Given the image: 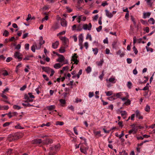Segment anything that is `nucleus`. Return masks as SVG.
<instances>
[{
    "label": "nucleus",
    "instance_id": "nucleus-44",
    "mask_svg": "<svg viewBox=\"0 0 155 155\" xmlns=\"http://www.w3.org/2000/svg\"><path fill=\"white\" fill-rule=\"evenodd\" d=\"M12 123V122H7L5 123L3 125V127H5L8 126L11 123Z\"/></svg>",
    "mask_w": 155,
    "mask_h": 155
},
{
    "label": "nucleus",
    "instance_id": "nucleus-14",
    "mask_svg": "<svg viewBox=\"0 0 155 155\" xmlns=\"http://www.w3.org/2000/svg\"><path fill=\"white\" fill-rule=\"evenodd\" d=\"M136 115L137 117L139 119H142L143 117L142 116L140 115V114L139 110H137L136 111Z\"/></svg>",
    "mask_w": 155,
    "mask_h": 155
},
{
    "label": "nucleus",
    "instance_id": "nucleus-24",
    "mask_svg": "<svg viewBox=\"0 0 155 155\" xmlns=\"http://www.w3.org/2000/svg\"><path fill=\"white\" fill-rule=\"evenodd\" d=\"M62 65H61L60 63H56L54 66V67L56 69H59L60 68Z\"/></svg>",
    "mask_w": 155,
    "mask_h": 155
},
{
    "label": "nucleus",
    "instance_id": "nucleus-30",
    "mask_svg": "<svg viewBox=\"0 0 155 155\" xmlns=\"http://www.w3.org/2000/svg\"><path fill=\"white\" fill-rule=\"evenodd\" d=\"M106 95L107 96H110L113 94V92L111 91L105 92Z\"/></svg>",
    "mask_w": 155,
    "mask_h": 155
},
{
    "label": "nucleus",
    "instance_id": "nucleus-62",
    "mask_svg": "<svg viewBox=\"0 0 155 155\" xmlns=\"http://www.w3.org/2000/svg\"><path fill=\"white\" fill-rule=\"evenodd\" d=\"M5 58H6L2 55H0V61H4L5 59Z\"/></svg>",
    "mask_w": 155,
    "mask_h": 155
},
{
    "label": "nucleus",
    "instance_id": "nucleus-39",
    "mask_svg": "<svg viewBox=\"0 0 155 155\" xmlns=\"http://www.w3.org/2000/svg\"><path fill=\"white\" fill-rule=\"evenodd\" d=\"M80 151L81 152L84 153V154H86L87 153V152L86 151V149H84L82 148L81 147H80Z\"/></svg>",
    "mask_w": 155,
    "mask_h": 155
},
{
    "label": "nucleus",
    "instance_id": "nucleus-61",
    "mask_svg": "<svg viewBox=\"0 0 155 155\" xmlns=\"http://www.w3.org/2000/svg\"><path fill=\"white\" fill-rule=\"evenodd\" d=\"M48 15H46L44 18H42V21L43 22L44 20H47L48 19Z\"/></svg>",
    "mask_w": 155,
    "mask_h": 155
},
{
    "label": "nucleus",
    "instance_id": "nucleus-19",
    "mask_svg": "<svg viewBox=\"0 0 155 155\" xmlns=\"http://www.w3.org/2000/svg\"><path fill=\"white\" fill-rule=\"evenodd\" d=\"M55 107L54 105L48 106L46 107L47 109L49 110H51L54 109Z\"/></svg>",
    "mask_w": 155,
    "mask_h": 155
},
{
    "label": "nucleus",
    "instance_id": "nucleus-33",
    "mask_svg": "<svg viewBox=\"0 0 155 155\" xmlns=\"http://www.w3.org/2000/svg\"><path fill=\"white\" fill-rule=\"evenodd\" d=\"M86 71L87 73H89L91 71V69L90 67H87V68L86 69Z\"/></svg>",
    "mask_w": 155,
    "mask_h": 155
},
{
    "label": "nucleus",
    "instance_id": "nucleus-27",
    "mask_svg": "<svg viewBox=\"0 0 155 155\" xmlns=\"http://www.w3.org/2000/svg\"><path fill=\"white\" fill-rule=\"evenodd\" d=\"M121 92L118 93L116 94H114V97H115V98H116V99L117 98H120V96H121Z\"/></svg>",
    "mask_w": 155,
    "mask_h": 155
},
{
    "label": "nucleus",
    "instance_id": "nucleus-3",
    "mask_svg": "<svg viewBox=\"0 0 155 155\" xmlns=\"http://www.w3.org/2000/svg\"><path fill=\"white\" fill-rule=\"evenodd\" d=\"M60 39L62 41L63 45L65 46H67V43L68 42V39L66 37L61 36Z\"/></svg>",
    "mask_w": 155,
    "mask_h": 155
},
{
    "label": "nucleus",
    "instance_id": "nucleus-42",
    "mask_svg": "<svg viewBox=\"0 0 155 155\" xmlns=\"http://www.w3.org/2000/svg\"><path fill=\"white\" fill-rule=\"evenodd\" d=\"M15 128L18 129H23L24 128L21 127L20 124H18L15 126Z\"/></svg>",
    "mask_w": 155,
    "mask_h": 155
},
{
    "label": "nucleus",
    "instance_id": "nucleus-58",
    "mask_svg": "<svg viewBox=\"0 0 155 155\" xmlns=\"http://www.w3.org/2000/svg\"><path fill=\"white\" fill-rule=\"evenodd\" d=\"M104 75V71H103L101 75H100L99 76V78L101 80H102Z\"/></svg>",
    "mask_w": 155,
    "mask_h": 155
},
{
    "label": "nucleus",
    "instance_id": "nucleus-8",
    "mask_svg": "<svg viewBox=\"0 0 155 155\" xmlns=\"http://www.w3.org/2000/svg\"><path fill=\"white\" fill-rule=\"evenodd\" d=\"M41 68L42 70L47 73H49L50 72L51 69L48 67L42 66Z\"/></svg>",
    "mask_w": 155,
    "mask_h": 155
},
{
    "label": "nucleus",
    "instance_id": "nucleus-63",
    "mask_svg": "<svg viewBox=\"0 0 155 155\" xmlns=\"http://www.w3.org/2000/svg\"><path fill=\"white\" fill-rule=\"evenodd\" d=\"M127 63L129 64L131 63L132 61V59L130 58H127Z\"/></svg>",
    "mask_w": 155,
    "mask_h": 155
},
{
    "label": "nucleus",
    "instance_id": "nucleus-53",
    "mask_svg": "<svg viewBox=\"0 0 155 155\" xmlns=\"http://www.w3.org/2000/svg\"><path fill=\"white\" fill-rule=\"evenodd\" d=\"M69 94L67 92H64L63 94V98L64 99H65L67 97V95Z\"/></svg>",
    "mask_w": 155,
    "mask_h": 155
},
{
    "label": "nucleus",
    "instance_id": "nucleus-57",
    "mask_svg": "<svg viewBox=\"0 0 155 155\" xmlns=\"http://www.w3.org/2000/svg\"><path fill=\"white\" fill-rule=\"evenodd\" d=\"M12 117L16 116L18 115V113L16 112H14L12 113Z\"/></svg>",
    "mask_w": 155,
    "mask_h": 155
},
{
    "label": "nucleus",
    "instance_id": "nucleus-60",
    "mask_svg": "<svg viewBox=\"0 0 155 155\" xmlns=\"http://www.w3.org/2000/svg\"><path fill=\"white\" fill-rule=\"evenodd\" d=\"M21 47V44H18L15 47V49L19 50L20 49Z\"/></svg>",
    "mask_w": 155,
    "mask_h": 155
},
{
    "label": "nucleus",
    "instance_id": "nucleus-26",
    "mask_svg": "<svg viewBox=\"0 0 155 155\" xmlns=\"http://www.w3.org/2000/svg\"><path fill=\"white\" fill-rule=\"evenodd\" d=\"M140 21L142 24L145 25L147 26L148 25L147 21L146 20H144L143 19H141L140 20Z\"/></svg>",
    "mask_w": 155,
    "mask_h": 155
},
{
    "label": "nucleus",
    "instance_id": "nucleus-59",
    "mask_svg": "<svg viewBox=\"0 0 155 155\" xmlns=\"http://www.w3.org/2000/svg\"><path fill=\"white\" fill-rule=\"evenodd\" d=\"M98 18V15H95V16L93 18V20L94 21L97 20Z\"/></svg>",
    "mask_w": 155,
    "mask_h": 155
},
{
    "label": "nucleus",
    "instance_id": "nucleus-56",
    "mask_svg": "<svg viewBox=\"0 0 155 155\" xmlns=\"http://www.w3.org/2000/svg\"><path fill=\"white\" fill-rule=\"evenodd\" d=\"M117 44V42L116 41H114L113 42L112 45L113 48H115L116 45Z\"/></svg>",
    "mask_w": 155,
    "mask_h": 155
},
{
    "label": "nucleus",
    "instance_id": "nucleus-37",
    "mask_svg": "<svg viewBox=\"0 0 155 155\" xmlns=\"http://www.w3.org/2000/svg\"><path fill=\"white\" fill-rule=\"evenodd\" d=\"M132 85V84L131 82H130V81L128 82L127 86V87L129 89H130L131 88Z\"/></svg>",
    "mask_w": 155,
    "mask_h": 155
},
{
    "label": "nucleus",
    "instance_id": "nucleus-18",
    "mask_svg": "<svg viewBox=\"0 0 155 155\" xmlns=\"http://www.w3.org/2000/svg\"><path fill=\"white\" fill-rule=\"evenodd\" d=\"M137 130L132 129L128 131V133L129 134H130L132 133L133 134H135L137 133Z\"/></svg>",
    "mask_w": 155,
    "mask_h": 155
},
{
    "label": "nucleus",
    "instance_id": "nucleus-49",
    "mask_svg": "<svg viewBox=\"0 0 155 155\" xmlns=\"http://www.w3.org/2000/svg\"><path fill=\"white\" fill-rule=\"evenodd\" d=\"M131 101L129 99H127V101L125 102L124 104L126 105H129L130 104Z\"/></svg>",
    "mask_w": 155,
    "mask_h": 155
},
{
    "label": "nucleus",
    "instance_id": "nucleus-13",
    "mask_svg": "<svg viewBox=\"0 0 155 155\" xmlns=\"http://www.w3.org/2000/svg\"><path fill=\"white\" fill-rule=\"evenodd\" d=\"M59 45V43L58 41H56L54 43H53L52 44V47L54 49H56L58 47Z\"/></svg>",
    "mask_w": 155,
    "mask_h": 155
},
{
    "label": "nucleus",
    "instance_id": "nucleus-36",
    "mask_svg": "<svg viewBox=\"0 0 155 155\" xmlns=\"http://www.w3.org/2000/svg\"><path fill=\"white\" fill-rule=\"evenodd\" d=\"M27 95L28 96V97L29 98H35V96L32 95V93H28Z\"/></svg>",
    "mask_w": 155,
    "mask_h": 155
},
{
    "label": "nucleus",
    "instance_id": "nucleus-23",
    "mask_svg": "<svg viewBox=\"0 0 155 155\" xmlns=\"http://www.w3.org/2000/svg\"><path fill=\"white\" fill-rule=\"evenodd\" d=\"M55 148V150L57 151V152L58 151L60 148V145L59 144H58L56 145H53Z\"/></svg>",
    "mask_w": 155,
    "mask_h": 155
},
{
    "label": "nucleus",
    "instance_id": "nucleus-10",
    "mask_svg": "<svg viewBox=\"0 0 155 155\" xmlns=\"http://www.w3.org/2000/svg\"><path fill=\"white\" fill-rule=\"evenodd\" d=\"M79 45H81L83 41V37L82 34H81L78 37Z\"/></svg>",
    "mask_w": 155,
    "mask_h": 155
},
{
    "label": "nucleus",
    "instance_id": "nucleus-35",
    "mask_svg": "<svg viewBox=\"0 0 155 155\" xmlns=\"http://www.w3.org/2000/svg\"><path fill=\"white\" fill-rule=\"evenodd\" d=\"M64 124V123L62 121H57L56 122V125H59L60 126H62Z\"/></svg>",
    "mask_w": 155,
    "mask_h": 155
},
{
    "label": "nucleus",
    "instance_id": "nucleus-29",
    "mask_svg": "<svg viewBox=\"0 0 155 155\" xmlns=\"http://www.w3.org/2000/svg\"><path fill=\"white\" fill-rule=\"evenodd\" d=\"M2 110H7L9 108V107L8 105L1 106Z\"/></svg>",
    "mask_w": 155,
    "mask_h": 155
},
{
    "label": "nucleus",
    "instance_id": "nucleus-52",
    "mask_svg": "<svg viewBox=\"0 0 155 155\" xmlns=\"http://www.w3.org/2000/svg\"><path fill=\"white\" fill-rule=\"evenodd\" d=\"M29 44H26L25 45V49L26 50H28L29 49Z\"/></svg>",
    "mask_w": 155,
    "mask_h": 155
},
{
    "label": "nucleus",
    "instance_id": "nucleus-5",
    "mask_svg": "<svg viewBox=\"0 0 155 155\" xmlns=\"http://www.w3.org/2000/svg\"><path fill=\"white\" fill-rule=\"evenodd\" d=\"M92 27V25L91 23H89L88 25L87 24H85L83 25V28L85 30H87L88 29L89 30H91Z\"/></svg>",
    "mask_w": 155,
    "mask_h": 155
},
{
    "label": "nucleus",
    "instance_id": "nucleus-46",
    "mask_svg": "<svg viewBox=\"0 0 155 155\" xmlns=\"http://www.w3.org/2000/svg\"><path fill=\"white\" fill-rule=\"evenodd\" d=\"M37 46V45H33L31 47V50L33 52H35V47L36 48V46Z\"/></svg>",
    "mask_w": 155,
    "mask_h": 155
},
{
    "label": "nucleus",
    "instance_id": "nucleus-32",
    "mask_svg": "<svg viewBox=\"0 0 155 155\" xmlns=\"http://www.w3.org/2000/svg\"><path fill=\"white\" fill-rule=\"evenodd\" d=\"M13 107L14 109L17 110H20L21 108V107L16 105H14Z\"/></svg>",
    "mask_w": 155,
    "mask_h": 155
},
{
    "label": "nucleus",
    "instance_id": "nucleus-21",
    "mask_svg": "<svg viewBox=\"0 0 155 155\" xmlns=\"http://www.w3.org/2000/svg\"><path fill=\"white\" fill-rule=\"evenodd\" d=\"M78 57V56H77V53H74V54L72 57V58L71 60V61H74L76 59H77V58Z\"/></svg>",
    "mask_w": 155,
    "mask_h": 155
},
{
    "label": "nucleus",
    "instance_id": "nucleus-64",
    "mask_svg": "<svg viewBox=\"0 0 155 155\" xmlns=\"http://www.w3.org/2000/svg\"><path fill=\"white\" fill-rule=\"evenodd\" d=\"M26 87L27 86L26 85H24L20 88V90L21 91H23L25 89Z\"/></svg>",
    "mask_w": 155,
    "mask_h": 155
},
{
    "label": "nucleus",
    "instance_id": "nucleus-50",
    "mask_svg": "<svg viewBox=\"0 0 155 155\" xmlns=\"http://www.w3.org/2000/svg\"><path fill=\"white\" fill-rule=\"evenodd\" d=\"M28 33H26L23 35L22 38L23 39H25L27 38L28 36Z\"/></svg>",
    "mask_w": 155,
    "mask_h": 155
},
{
    "label": "nucleus",
    "instance_id": "nucleus-25",
    "mask_svg": "<svg viewBox=\"0 0 155 155\" xmlns=\"http://www.w3.org/2000/svg\"><path fill=\"white\" fill-rule=\"evenodd\" d=\"M94 133L95 136L98 135L99 137H100L102 136V135L101 134H100V131H94Z\"/></svg>",
    "mask_w": 155,
    "mask_h": 155
},
{
    "label": "nucleus",
    "instance_id": "nucleus-9",
    "mask_svg": "<svg viewBox=\"0 0 155 155\" xmlns=\"http://www.w3.org/2000/svg\"><path fill=\"white\" fill-rule=\"evenodd\" d=\"M43 142L47 145H48L52 143L53 142V140L51 139L47 138L44 140Z\"/></svg>",
    "mask_w": 155,
    "mask_h": 155
},
{
    "label": "nucleus",
    "instance_id": "nucleus-20",
    "mask_svg": "<svg viewBox=\"0 0 155 155\" xmlns=\"http://www.w3.org/2000/svg\"><path fill=\"white\" fill-rule=\"evenodd\" d=\"M121 52L122 51L121 50H119L117 52V54L120 55V57H124L125 55L124 53L123 52L121 53Z\"/></svg>",
    "mask_w": 155,
    "mask_h": 155
},
{
    "label": "nucleus",
    "instance_id": "nucleus-1",
    "mask_svg": "<svg viewBox=\"0 0 155 155\" xmlns=\"http://www.w3.org/2000/svg\"><path fill=\"white\" fill-rule=\"evenodd\" d=\"M19 139V137L16 134H12L8 135L7 139L10 142L14 141Z\"/></svg>",
    "mask_w": 155,
    "mask_h": 155
},
{
    "label": "nucleus",
    "instance_id": "nucleus-48",
    "mask_svg": "<svg viewBox=\"0 0 155 155\" xmlns=\"http://www.w3.org/2000/svg\"><path fill=\"white\" fill-rule=\"evenodd\" d=\"M59 101L62 104H64L66 103V101L64 99H60L59 100Z\"/></svg>",
    "mask_w": 155,
    "mask_h": 155
},
{
    "label": "nucleus",
    "instance_id": "nucleus-55",
    "mask_svg": "<svg viewBox=\"0 0 155 155\" xmlns=\"http://www.w3.org/2000/svg\"><path fill=\"white\" fill-rule=\"evenodd\" d=\"M43 77L44 79L46 81H48L49 80V78L47 77V75L45 74H43Z\"/></svg>",
    "mask_w": 155,
    "mask_h": 155
},
{
    "label": "nucleus",
    "instance_id": "nucleus-45",
    "mask_svg": "<svg viewBox=\"0 0 155 155\" xmlns=\"http://www.w3.org/2000/svg\"><path fill=\"white\" fill-rule=\"evenodd\" d=\"M82 30V27L81 24H79L77 28L76 29L77 31H81Z\"/></svg>",
    "mask_w": 155,
    "mask_h": 155
},
{
    "label": "nucleus",
    "instance_id": "nucleus-2",
    "mask_svg": "<svg viewBox=\"0 0 155 155\" xmlns=\"http://www.w3.org/2000/svg\"><path fill=\"white\" fill-rule=\"evenodd\" d=\"M22 55L18 51H16L14 54V56L15 58L18 59V61H21L22 59Z\"/></svg>",
    "mask_w": 155,
    "mask_h": 155
},
{
    "label": "nucleus",
    "instance_id": "nucleus-47",
    "mask_svg": "<svg viewBox=\"0 0 155 155\" xmlns=\"http://www.w3.org/2000/svg\"><path fill=\"white\" fill-rule=\"evenodd\" d=\"M131 126L132 127V129H134L135 130H137L138 129V126H136V124H133L131 125Z\"/></svg>",
    "mask_w": 155,
    "mask_h": 155
},
{
    "label": "nucleus",
    "instance_id": "nucleus-41",
    "mask_svg": "<svg viewBox=\"0 0 155 155\" xmlns=\"http://www.w3.org/2000/svg\"><path fill=\"white\" fill-rule=\"evenodd\" d=\"M22 105L24 106L25 107H31L34 106L33 105L30 104L29 103L25 104L24 103H22Z\"/></svg>",
    "mask_w": 155,
    "mask_h": 155
},
{
    "label": "nucleus",
    "instance_id": "nucleus-40",
    "mask_svg": "<svg viewBox=\"0 0 155 155\" xmlns=\"http://www.w3.org/2000/svg\"><path fill=\"white\" fill-rule=\"evenodd\" d=\"M9 34V32L6 30H5L4 31L3 35L5 36V37H7Z\"/></svg>",
    "mask_w": 155,
    "mask_h": 155
},
{
    "label": "nucleus",
    "instance_id": "nucleus-6",
    "mask_svg": "<svg viewBox=\"0 0 155 155\" xmlns=\"http://www.w3.org/2000/svg\"><path fill=\"white\" fill-rule=\"evenodd\" d=\"M39 41V47L38 48L37 46H36V49H40L41 47V45L44 44L45 43V41L43 40V38L42 36H41L40 37Z\"/></svg>",
    "mask_w": 155,
    "mask_h": 155
},
{
    "label": "nucleus",
    "instance_id": "nucleus-15",
    "mask_svg": "<svg viewBox=\"0 0 155 155\" xmlns=\"http://www.w3.org/2000/svg\"><path fill=\"white\" fill-rule=\"evenodd\" d=\"M60 57L58 58V59H57V61L59 62H62L64 61L65 58L64 57V56L60 54L59 55Z\"/></svg>",
    "mask_w": 155,
    "mask_h": 155
},
{
    "label": "nucleus",
    "instance_id": "nucleus-16",
    "mask_svg": "<svg viewBox=\"0 0 155 155\" xmlns=\"http://www.w3.org/2000/svg\"><path fill=\"white\" fill-rule=\"evenodd\" d=\"M106 12V15L109 18H111L113 16V14L109 12L107 10H105Z\"/></svg>",
    "mask_w": 155,
    "mask_h": 155
},
{
    "label": "nucleus",
    "instance_id": "nucleus-38",
    "mask_svg": "<svg viewBox=\"0 0 155 155\" xmlns=\"http://www.w3.org/2000/svg\"><path fill=\"white\" fill-rule=\"evenodd\" d=\"M133 50L134 51V53L136 55L137 54L138 51L136 48L135 46H134L133 47Z\"/></svg>",
    "mask_w": 155,
    "mask_h": 155
},
{
    "label": "nucleus",
    "instance_id": "nucleus-12",
    "mask_svg": "<svg viewBox=\"0 0 155 155\" xmlns=\"http://www.w3.org/2000/svg\"><path fill=\"white\" fill-rule=\"evenodd\" d=\"M42 142V140L41 139H36L32 141V143L34 144H40Z\"/></svg>",
    "mask_w": 155,
    "mask_h": 155
},
{
    "label": "nucleus",
    "instance_id": "nucleus-51",
    "mask_svg": "<svg viewBox=\"0 0 155 155\" xmlns=\"http://www.w3.org/2000/svg\"><path fill=\"white\" fill-rule=\"evenodd\" d=\"M150 44H151V43L150 42H149L147 44V46H146V48L147 51H149V48H148V47L150 45Z\"/></svg>",
    "mask_w": 155,
    "mask_h": 155
},
{
    "label": "nucleus",
    "instance_id": "nucleus-31",
    "mask_svg": "<svg viewBox=\"0 0 155 155\" xmlns=\"http://www.w3.org/2000/svg\"><path fill=\"white\" fill-rule=\"evenodd\" d=\"M92 50L94 52V54L95 55L97 54L98 51V49L97 48H92Z\"/></svg>",
    "mask_w": 155,
    "mask_h": 155
},
{
    "label": "nucleus",
    "instance_id": "nucleus-34",
    "mask_svg": "<svg viewBox=\"0 0 155 155\" xmlns=\"http://www.w3.org/2000/svg\"><path fill=\"white\" fill-rule=\"evenodd\" d=\"M150 106L148 105H147L144 109L145 111L147 112H149L150 111Z\"/></svg>",
    "mask_w": 155,
    "mask_h": 155
},
{
    "label": "nucleus",
    "instance_id": "nucleus-54",
    "mask_svg": "<svg viewBox=\"0 0 155 155\" xmlns=\"http://www.w3.org/2000/svg\"><path fill=\"white\" fill-rule=\"evenodd\" d=\"M122 116H124L126 115L127 113L125 111H121L120 112Z\"/></svg>",
    "mask_w": 155,
    "mask_h": 155
},
{
    "label": "nucleus",
    "instance_id": "nucleus-43",
    "mask_svg": "<svg viewBox=\"0 0 155 155\" xmlns=\"http://www.w3.org/2000/svg\"><path fill=\"white\" fill-rule=\"evenodd\" d=\"M107 99L109 101H112L115 100L116 98H115V97L113 95V96L108 97Z\"/></svg>",
    "mask_w": 155,
    "mask_h": 155
},
{
    "label": "nucleus",
    "instance_id": "nucleus-11",
    "mask_svg": "<svg viewBox=\"0 0 155 155\" xmlns=\"http://www.w3.org/2000/svg\"><path fill=\"white\" fill-rule=\"evenodd\" d=\"M151 15V13L149 12H144L143 13V18L146 19L147 18H149Z\"/></svg>",
    "mask_w": 155,
    "mask_h": 155
},
{
    "label": "nucleus",
    "instance_id": "nucleus-4",
    "mask_svg": "<svg viewBox=\"0 0 155 155\" xmlns=\"http://www.w3.org/2000/svg\"><path fill=\"white\" fill-rule=\"evenodd\" d=\"M49 155H54L57 152V151L55 150V148L53 146L50 147L49 148Z\"/></svg>",
    "mask_w": 155,
    "mask_h": 155
},
{
    "label": "nucleus",
    "instance_id": "nucleus-17",
    "mask_svg": "<svg viewBox=\"0 0 155 155\" xmlns=\"http://www.w3.org/2000/svg\"><path fill=\"white\" fill-rule=\"evenodd\" d=\"M61 25L64 27H66L67 25V22L64 19H61Z\"/></svg>",
    "mask_w": 155,
    "mask_h": 155
},
{
    "label": "nucleus",
    "instance_id": "nucleus-22",
    "mask_svg": "<svg viewBox=\"0 0 155 155\" xmlns=\"http://www.w3.org/2000/svg\"><path fill=\"white\" fill-rule=\"evenodd\" d=\"M148 22L150 24L153 25L155 23V20L153 18H151L148 19Z\"/></svg>",
    "mask_w": 155,
    "mask_h": 155
},
{
    "label": "nucleus",
    "instance_id": "nucleus-7",
    "mask_svg": "<svg viewBox=\"0 0 155 155\" xmlns=\"http://www.w3.org/2000/svg\"><path fill=\"white\" fill-rule=\"evenodd\" d=\"M24 99L26 100L24 101L25 103H28L29 102H32L33 101L32 99H31L28 97V96L27 94H25L24 95Z\"/></svg>",
    "mask_w": 155,
    "mask_h": 155
},
{
    "label": "nucleus",
    "instance_id": "nucleus-28",
    "mask_svg": "<svg viewBox=\"0 0 155 155\" xmlns=\"http://www.w3.org/2000/svg\"><path fill=\"white\" fill-rule=\"evenodd\" d=\"M104 62V60L103 59L101 60L100 61H97L96 62V64L98 66H102V64Z\"/></svg>",
    "mask_w": 155,
    "mask_h": 155
}]
</instances>
